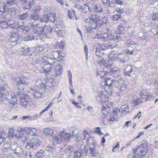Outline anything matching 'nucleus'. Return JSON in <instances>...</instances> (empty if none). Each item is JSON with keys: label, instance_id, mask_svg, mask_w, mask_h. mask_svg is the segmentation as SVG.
<instances>
[{"label": "nucleus", "instance_id": "obj_34", "mask_svg": "<svg viewBox=\"0 0 158 158\" xmlns=\"http://www.w3.org/2000/svg\"><path fill=\"white\" fill-rule=\"evenodd\" d=\"M121 17V16L120 14L114 15L113 16L111 19L113 21H116L118 20Z\"/></svg>", "mask_w": 158, "mask_h": 158}, {"label": "nucleus", "instance_id": "obj_5", "mask_svg": "<svg viewBox=\"0 0 158 158\" xmlns=\"http://www.w3.org/2000/svg\"><path fill=\"white\" fill-rule=\"evenodd\" d=\"M65 54V52L64 50H57L53 52V57L56 61H60L64 60Z\"/></svg>", "mask_w": 158, "mask_h": 158}, {"label": "nucleus", "instance_id": "obj_29", "mask_svg": "<svg viewBox=\"0 0 158 158\" xmlns=\"http://www.w3.org/2000/svg\"><path fill=\"white\" fill-rule=\"evenodd\" d=\"M106 1L107 2L108 1V4L110 6H114L116 4V0H106Z\"/></svg>", "mask_w": 158, "mask_h": 158}, {"label": "nucleus", "instance_id": "obj_52", "mask_svg": "<svg viewBox=\"0 0 158 158\" xmlns=\"http://www.w3.org/2000/svg\"><path fill=\"white\" fill-rule=\"evenodd\" d=\"M141 112H139L138 114L136 116H135L134 118V119H135L136 118H138V119H139L140 116H141Z\"/></svg>", "mask_w": 158, "mask_h": 158}, {"label": "nucleus", "instance_id": "obj_57", "mask_svg": "<svg viewBox=\"0 0 158 158\" xmlns=\"http://www.w3.org/2000/svg\"><path fill=\"white\" fill-rule=\"evenodd\" d=\"M122 3H123V2L121 0H116V4H120V5H122Z\"/></svg>", "mask_w": 158, "mask_h": 158}, {"label": "nucleus", "instance_id": "obj_27", "mask_svg": "<svg viewBox=\"0 0 158 158\" xmlns=\"http://www.w3.org/2000/svg\"><path fill=\"white\" fill-rule=\"evenodd\" d=\"M68 12V16L69 19H71L75 16V12L73 10H69Z\"/></svg>", "mask_w": 158, "mask_h": 158}, {"label": "nucleus", "instance_id": "obj_21", "mask_svg": "<svg viewBox=\"0 0 158 158\" xmlns=\"http://www.w3.org/2000/svg\"><path fill=\"white\" fill-rule=\"evenodd\" d=\"M14 130L13 127L9 129L8 132L7 134V138L9 139H11L14 138Z\"/></svg>", "mask_w": 158, "mask_h": 158}, {"label": "nucleus", "instance_id": "obj_50", "mask_svg": "<svg viewBox=\"0 0 158 158\" xmlns=\"http://www.w3.org/2000/svg\"><path fill=\"white\" fill-rule=\"evenodd\" d=\"M101 131L100 130V128L99 127H96V130L94 131L96 133L98 134V133L99 132H100Z\"/></svg>", "mask_w": 158, "mask_h": 158}, {"label": "nucleus", "instance_id": "obj_6", "mask_svg": "<svg viewBox=\"0 0 158 158\" xmlns=\"http://www.w3.org/2000/svg\"><path fill=\"white\" fill-rule=\"evenodd\" d=\"M56 19L55 14L52 13L50 14L49 15H44L43 16V22H48L50 21L51 22H54Z\"/></svg>", "mask_w": 158, "mask_h": 158}, {"label": "nucleus", "instance_id": "obj_56", "mask_svg": "<svg viewBox=\"0 0 158 158\" xmlns=\"http://www.w3.org/2000/svg\"><path fill=\"white\" fill-rule=\"evenodd\" d=\"M5 140V138L4 137L0 138V144L4 142Z\"/></svg>", "mask_w": 158, "mask_h": 158}, {"label": "nucleus", "instance_id": "obj_31", "mask_svg": "<svg viewBox=\"0 0 158 158\" xmlns=\"http://www.w3.org/2000/svg\"><path fill=\"white\" fill-rule=\"evenodd\" d=\"M94 11L97 12H99L102 10L101 6L99 5H95L94 6Z\"/></svg>", "mask_w": 158, "mask_h": 158}, {"label": "nucleus", "instance_id": "obj_2", "mask_svg": "<svg viewBox=\"0 0 158 158\" xmlns=\"http://www.w3.org/2000/svg\"><path fill=\"white\" fill-rule=\"evenodd\" d=\"M19 104L26 108L31 107L33 105L32 98L27 94L22 95L20 98Z\"/></svg>", "mask_w": 158, "mask_h": 158}, {"label": "nucleus", "instance_id": "obj_51", "mask_svg": "<svg viewBox=\"0 0 158 158\" xmlns=\"http://www.w3.org/2000/svg\"><path fill=\"white\" fill-rule=\"evenodd\" d=\"M57 2L62 6H63L64 4V2L63 0H56Z\"/></svg>", "mask_w": 158, "mask_h": 158}, {"label": "nucleus", "instance_id": "obj_38", "mask_svg": "<svg viewBox=\"0 0 158 158\" xmlns=\"http://www.w3.org/2000/svg\"><path fill=\"white\" fill-rule=\"evenodd\" d=\"M7 6H0V15H2L5 12V7Z\"/></svg>", "mask_w": 158, "mask_h": 158}, {"label": "nucleus", "instance_id": "obj_13", "mask_svg": "<svg viewBox=\"0 0 158 158\" xmlns=\"http://www.w3.org/2000/svg\"><path fill=\"white\" fill-rule=\"evenodd\" d=\"M97 37L99 39L105 40L106 37L109 39V36L107 34L102 31H98L96 35Z\"/></svg>", "mask_w": 158, "mask_h": 158}, {"label": "nucleus", "instance_id": "obj_46", "mask_svg": "<svg viewBox=\"0 0 158 158\" xmlns=\"http://www.w3.org/2000/svg\"><path fill=\"white\" fill-rule=\"evenodd\" d=\"M43 62L44 63H48V58L46 56H44L42 57Z\"/></svg>", "mask_w": 158, "mask_h": 158}, {"label": "nucleus", "instance_id": "obj_22", "mask_svg": "<svg viewBox=\"0 0 158 158\" xmlns=\"http://www.w3.org/2000/svg\"><path fill=\"white\" fill-rule=\"evenodd\" d=\"M10 104H11L13 106H15L17 104V99L15 95L12 96L10 100Z\"/></svg>", "mask_w": 158, "mask_h": 158}, {"label": "nucleus", "instance_id": "obj_4", "mask_svg": "<svg viewBox=\"0 0 158 158\" xmlns=\"http://www.w3.org/2000/svg\"><path fill=\"white\" fill-rule=\"evenodd\" d=\"M113 80L110 78H106L104 81V90L106 94L110 95L112 94L111 87L112 85Z\"/></svg>", "mask_w": 158, "mask_h": 158}, {"label": "nucleus", "instance_id": "obj_48", "mask_svg": "<svg viewBox=\"0 0 158 158\" xmlns=\"http://www.w3.org/2000/svg\"><path fill=\"white\" fill-rule=\"evenodd\" d=\"M16 24L14 23H13L12 24H10L9 26H10V27L13 28H15L17 27L16 26Z\"/></svg>", "mask_w": 158, "mask_h": 158}, {"label": "nucleus", "instance_id": "obj_7", "mask_svg": "<svg viewBox=\"0 0 158 158\" xmlns=\"http://www.w3.org/2000/svg\"><path fill=\"white\" fill-rule=\"evenodd\" d=\"M31 143L29 142L27 143L26 147L27 149L33 148L34 146H37L40 144V142L39 140L37 139H32Z\"/></svg>", "mask_w": 158, "mask_h": 158}, {"label": "nucleus", "instance_id": "obj_45", "mask_svg": "<svg viewBox=\"0 0 158 158\" xmlns=\"http://www.w3.org/2000/svg\"><path fill=\"white\" fill-rule=\"evenodd\" d=\"M27 16V15L26 14H23L19 16V19L21 20H23L26 18Z\"/></svg>", "mask_w": 158, "mask_h": 158}, {"label": "nucleus", "instance_id": "obj_60", "mask_svg": "<svg viewBox=\"0 0 158 158\" xmlns=\"http://www.w3.org/2000/svg\"><path fill=\"white\" fill-rule=\"evenodd\" d=\"M152 125V124L148 125L144 127V128L145 129H147L148 127H150Z\"/></svg>", "mask_w": 158, "mask_h": 158}, {"label": "nucleus", "instance_id": "obj_40", "mask_svg": "<svg viewBox=\"0 0 158 158\" xmlns=\"http://www.w3.org/2000/svg\"><path fill=\"white\" fill-rule=\"evenodd\" d=\"M116 117H117L114 115L113 114L110 113L109 118L108 119V121H113L114 120L115 118H116Z\"/></svg>", "mask_w": 158, "mask_h": 158}, {"label": "nucleus", "instance_id": "obj_44", "mask_svg": "<svg viewBox=\"0 0 158 158\" xmlns=\"http://www.w3.org/2000/svg\"><path fill=\"white\" fill-rule=\"evenodd\" d=\"M72 103L76 107L78 108H81V106L79 105L78 103L76 102L74 100H73L72 101Z\"/></svg>", "mask_w": 158, "mask_h": 158}, {"label": "nucleus", "instance_id": "obj_16", "mask_svg": "<svg viewBox=\"0 0 158 158\" xmlns=\"http://www.w3.org/2000/svg\"><path fill=\"white\" fill-rule=\"evenodd\" d=\"M16 82V85L19 88V86L21 84L23 85H27L28 83L26 82L24 80L21 79V78L19 77L16 78L15 79Z\"/></svg>", "mask_w": 158, "mask_h": 158}, {"label": "nucleus", "instance_id": "obj_55", "mask_svg": "<svg viewBox=\"0 0 158 158\" xmlns=\"http://www.w3.org/2000/svg\"><path fill=\"white\" fill-rule=\"evenodd\" d=\"M116 10L117 12H119V13H121L122 12V10L121 9H120V8H118V7L116 9Z\"/></svg>", "mask_w": 158, "mask_h": 158}, {"label": "nucleus", "instance_id": "obj_47", "mask_svg": "<svg viewBox=\"0 0 158 158\" xmlns=\"http://www.w3.org/2000/svg\"><path fill=\"white\" fill-rule=\"evenodd\" d=\"M119 90L121 91H123L126 88V86L125 85H121L120 86H119Z\"/></svg>", "mask_w": 158, "mask_h": 158}, {"label": "nucleus", "instance_id": "obj_18", "mask_svg": "<svg viewBox=\"0 0 158 158\" xmlns=\"http://www.w3.org/2000/svg\"><path fill=\"white\" fill-rule=\"evenodd\" d=\"M53 140L56 144L61 143L62 141V135L60 134H57L53 138Z\"/></svg>", "mask_w": 158, "mask_h": 158}, {"label": "nucleus", "instance_id": "obj_25", "mask_svg": "<svg viewBox=\"0 0 158 158\" xmlns=\"http://www.w3.org/2000/svg\"><path fill=\"white\" fill-rule=\"evenodd\" d=\"M141 102V100L135 97L132 99L131 102L133 103L134 105L136 106L138 105Z\"/></svg>", "mask_w": 158, "mask_h": 158}, {"label": "nucleus", "instance_id": "obj_43", "mask_svg": "<svg viewBox=\"0 0 158 158\" xmlns=\"http://www.w3.org/2000/svg\"><path fill=\"white\" fill-rule=\"evenodd\" d=\"M144 133L143 132H140L138 134V135L133 140L131 141V143H132L133 141H134L136 139L139 138L140 136L144 134Z\"/></svg>", "mask_w": 158, "mask_h": 158}, {"label": "nucleus", "instance_id": "obj_36", "mask_svg": "<svg viewBox=\"0 0 158 158\" xmlns=\"http://www.w3.org/2000/svg\"><path fill=\"white\" fill-rule=\"evenodd\" d=\"M109 109H107L106 108L102 107V113L104 115H106L108 114V110Z\"/></svg>", "mask_w": 158, "mask_h": 158}, {"label": "nucleus", "instance_id": "obj_61", "mask_svg": "<svg viewBox=\"0 0 158 158\" xmlns=\"http://www.w3.org/2000/svg\"><path fill=\"white\" fill-rule=\"evenodd\" d=\"M68 76L69 79L72 78V75L70 72H69Z\"/></svg>", "mask_w": 158, "mask_h": 158}, {"label": "nucleus", "instance_id": "obj_41", "mask_svg": "<svg viewBox=\"0 0 158 158\" xmlns=\"http://www.w3.org/2000/svg\"><path fill=\"white\" fill-rule=\"evenodd\" d=\"M152 20H158V13L155 14L152 17Z\"/></svg>", "mask_w": 158, "mask_h": 158}, {"label": "nucleus", "instance_id": "obj_12", "mask_svg": "<svg viewBox=\"0 0 158 158\" xmlns=\"http://www.w3.org/2000/svg\"><path fill=\"white\" fill-rule=\"evenodd\" d=\"M25 131L27 135L32 136H35L36 135L37 131L34 128H27L25 130Z\"/></svg>", "mask_w": 158, "mask_h": 158}, {"label": "nucleus", "instance_id": "obj_28", "mask_svg": "<svg viewBox=\"0 0 158 158\" xmlns=\"http://www.w3.org/2000/svg\"><path fill=\"white\" fill-rule=\"evenodd\" d=\"M21 1L23 3H28L29 8H31V6L34 4L33 0H21Z\"/></svg>", "mask_w": 158, "mask_h": 158}, {"label": "nucleus", "instance_id": "obj_32", "mask_svg": "<svg viewBox=\"0 0 158 158\" xmlns=\"http://www.w3.org/2000/svg\"><path fill=\"white\" fill-rule=\"evenodd\" d=\"M64 43L63 41H61L60 42L57 44L56 46V47L59 49H61L62 50H63V49L64 48Z\"/></svg>", "mask_w": 158, "mask_h": 158}, {"label": "nucleus", "instance_id": "obj_30", "mask_svg": "<svg viewBox=\"0 0 158 158\" xmlns=\"http://www.w3.org/2000/svg\"><path fill=\"white\" fill-rule=\"evenodd\" d=\"M6 89L5 87H1L0 88V93L3 94V97L2 98H0V101H2V100L5 98V94H4L5 93V91Z\"/></svg>", "mask_w": 158, "mask_h": 158}, {"label": "nucleus", "instance_id": "obj_10", "mask_svg": "<svg viewBox=\"0 0 158 158\" xmlns=\"http://www.w3.org/2000/svg\"><path fill=\"white\" fill-rule=\"evenodd\" d=\"M108 97H106V99L105 100L103 98L102 99V107L106 108L107 109H110L112 106V103L108 101L107 99Z\"/></svg>", "mask_w": 158, "mask_h": 158}, {"label": "nucleus", "instance_id": "obj_1", "mask_svg": "<svg viewBox=\"0 0 158 158\" xmlns=\"http://www.w3.org/2000/svg\"><path fill=\"white\" fill-rule=\"evenodd\" d=\"M89 18L90 20L89 26L91 29H95L97 27H100L103 24L106 23L107 21L106 17L102 18L96 14L91 15Z\"/></svg>", "mask_w": 158, "mask_h": 158}, {"label": "nucleus", "instance_id": "obj_23", "mask_svg": "<svg viewBox=\"0 0 158 158\" xmlns=\"http://www.w3.org/2000/svg\"><path fill=\"white\" fill-rule=\"evenodd\" d=\"M62 68L60 65H57L56 68V75H60L62 73Z\"/></svg>", "mask_w": 158, "mask_h": 158}, {"label": "nucleus", "instance_id": "obj_37", "mask_svg": "<svg viewBox=\"0 0 158 158\" xmlns=\"http://www.w3.org/2000/svg\"><path fill=\"white\" fill-rule=\"evenodd\" d=\"M119 111V110L117 108H115L113 109L112 112L111 114H113L114 115L117 117L118 113Z\"/></svg>", "mask_w": 158, "mask_h": 158}, {"label": "nucleus", "instance_id": "obj_20", "mask_svg": "<svg viewBox=\"0 0 158 158\" xmlns=\"http://www.w3.org/2000/svg\"><path fill=\"white\" fill-rule=\"evenodd\" d=\"M30 90H31L32 91L34 92V93H33L32 94H33V95L34 97V98H39L41 97V94L38 91H36V90L34 89L33 88H30Z\"/></svg>", "mask_w": 158, "mask_h": 158}, {"label": "nucleus", "instance_id": "obj_11", "mask_svg": "<svg viewBox=\"0 0 158 158\" xmlns=\"http://www.w3.org/2000/svg\"><path fill=\"white\" fill-rule=\"evenodd\" d=\"M140 94L141 98L143 99H146V101L150 100L152 98L151 94L147 93L144 90L142 91Z\"/></svg>", "mask_w": 158, "mask_h": 158}, {"label": "nucleus", "instance_id": "obj_24", "mask_svg": "<svg viewBox=\"0 0 158 158\" xmlns=\"http://www.w3.org/2000/svg\"><path fill=\"white\" fill-rule=\"evenodd\" d=\"M100 75L102 78H104L105 79L108 76L109 73L106 71H101L100 72V74L99 73H98L97 74V75Z\"/></svg>", "mask_w": 158, "mask_h": 158}, {"label": "nucleus", "instance_id": "obj_17", "mask_svg": "<svg viewBox=\"0 0 158 158\" xmlns=\"http://www.w3.org/2000/svg\"><path fill=\"white\" fill-rule=\"evenodd\" d=\"M124 32V27L121 24H120L118 27L117 29L115 31V33L116 34L122 35L123 33Z\"/></svg>", "mask_w": 158, "mask_h": 158}, {"label": "nucleus", "instance_id": "obj_14", "mask_svg": "<svg viewBox=\"0 0 158 158\" xmlns=\"http://www.w3.org/2000/svg\"><path fill=\"white\" fill-rule=\"evenodd\" d=\"M52 64L49 63L45 64L43 67V72L46 74L50 73L52 69Z\"/></svg>", "mask_w": 158, "mask_h": 158}, {"label": "nucleus", "instance_id": "obj_8", "mask_svg": "<svg viewBox=\"0 0 158 158\" xmlns=\"http://www.w3.org/2000/svg\"><path fill=\"white\" fill-rule=\"evenodd\" d=\"M10 23L7 22L6 18L0 17V27L3 29L7 28L9 26Z\"/></svg>", "mask_w": 158, "mask_h": 158}, {"label": "nucleus", "instance_id": "obj_53", "mask_svg": "<svg viewBox=\"0 0 158 158\" xmlns=\"http://www.w3.org/2000/svg\"><path fill=\"white\" fill-rule=\"evenodd\" d=\"M84 49L86 54L87 55L88 54V47L87 45H85L84 46Z\"/></svg>", "mask_w": 158, "mask_h": 158}, {"label": "nucleus", "instance_id": "obj_39", "mask_svg": "<svg viewBox=\"0 0 158 158\" xmlns=\"http://www.w3.org/2000/svg\"><path fill=\"white\" fill-rule=\"evenodd\" d=\"M90 152L92 156H95L98 153L97 151L94 148H91L90 149Z\"/></svg>", "mask_w": 158, "mask_h": 158}, {"label": "nucleus", "instance_id": "obj_15", "mask_svg": "<svg viewBox=\"0 0 158 158\" xmlns=\"http://www.w3.org/2000/svg\"><path fill=\"white\" fill-rule=\"evenodd\" d=\"M60 134L62 135V137L64 138V140L67 141L70 140L73 135L69 133H66L64 131H60Z\"/></svg>", "mask_w": 158, "mask_h": 158}, {"label": "nucleus", "instance_id": "obj_35", "mask_svg": "<svg viewBox=\"0 0 158 158\" xmlns=\"http://www.w3.org/2000/svg\"><path fill=\"white\" fill-rule=\"evenodd\" d=\"M53 104V102H51L48 106L46 108L42 110V112L40 113V114H41L42 113L45 112V111L48 110L52 106Z\"/></svg>", "mask_w": 158, "mask_h": 158}, {"label": "nucleus", "instance_id": "obj_58", "mask_svg": "<svg viewBox=\"0 0 158 158\" xmlns=\"http://www.w3.org/2000/svg\"><path fill=\"white\" fill-rule=\"evenodd\" d=\"M105 142H106V140L104 138V137H102V139L101 143L103 144L104 143H105Z\"/></svg>", "mask_w": 158, "mask_h": 158}, {"label": "nucleus", "instance_id": "obj_3", "mask_svg": "<svg viewBox=\"0 0 158 158\" xmlns=\"http://www.w3.org/2000/svg\"><path fill=\"white\" fill-rule=\"evenodd\" d=\"M147 147V144L146 143H144L141 144L136 148H133L132 151L134 155L132 156V157L135 155L138 158H139V157L141 158L142 157L146 154Z\"/></svg>", "mask_w": 158, "mask_h": 158}, {"label": "nucleus", "instance_id": "obj_64", "mask_svg": "<svg viewBox=\"0 0 158 158\" xmlns=\"http://www.w3.org/2000/svg\"><path fill=\"white\" fill-rule=\"evenodd\" d=\"M3 135V132L0 131V138L3 137H2Z\"/></svg>", "mask_w": 158, "mask_h": 158}, {"label": "nucleus", "instance_id": "obj_54", "mask_svg": "<svg viewBox=\"0 0 158 158\" xmlns=\"http://www.w3.org/2000/svg\"><path fill=\"white\" fill-rule=\"evenodd\" d=\"M69 83L70 85V86L72 87L73 84H72V78L69 79Z\"/></svg>", "mask_w": 158, "mask_h": 158}, {"label": "nucleus", "instance_id": "obj_59", "mask_svg": "<svg viewBox=\"0 0 158 158\" xmlns=\"http://www.w3.org/2000/svg\"><path fill=\"white\" fill-rule=\"evenodd\" d=\"M30 118V117L29 116H23L22 117V119L23 120H24L28 118Z\"/></svg>", "mask_w": 158, "mask_h": 158}, {"label": "nucleus", "instance_id": "obj_42", "mask_svg": "<svg viewBox=\"0 0 158 158\" xmlns=\"http://www.w3.org/2000/svg\"><path fill=\"white\" fill-rule=\"evenodd\" d=\"M56 33L59 37H62L63 36V32L61 30L56 31Z\"/></svg>", "mask_w": 158, "mask_h": 158}, {"label": "nucleus", "instance_id": "obj_63", "mask_svg": "<svg viewBox=\"0 0 158 158\" xmlns=\"http://www.w3.org/2000/svg\"><path fill=\"white\" fill-rule=\"evenodd\" d=\"M155 29V31L156 32V34H158V25L157 27H156Z\"/></svg>", "mask_w": 158, "mask_h": 158}, {"label": "nucleus", "instance_id": "obj_9", "mask_svg": "<svg viewBox=\"0 0 158 158\" xmlns=\"http://www.w3.org/2000/svg\"><path fill=\"white\" fill-rule=\"evenodd\" d=\"M32 14L30 16L31 20H37L39 19V10L38 9H35L32 10Z\"/></svg>", "mask_w": 158, "mask_h": 158}, {"label": "nucleus", "instance_id": "obj_19", "mask_svg": "<svg viewBox=\"0 0 158 158\" xmlns=\"http://www.w3.org/2000/svg\"><path fill=\"white\" fill-rule=\"evenodd\" d=\"M16 10V8L15 7H12L8 8L7 11L10 15L14 16L15 15Z\"/></svg>", "mask_w": 158, "mask_h": 158}, {"label": "nucleus", "instance_id": "obj_33", "mask_svg": "<svg viewBox=\"0 0 158 158\" xmlns=\"http://www.w3.org/2000/svg\"><path fill=\"white\" fill-rule=\"evenodd\" d=\"M16 3L15 0H6V5H8L9 6H11Z\"/></svg>", "mask_w": 158, "mask_h": 158}, {"label": "nucleus", "instance_id": "obj_62", "mask_svg": "<svg viewBox=\"0 0 158 158\" xmlns=\"http://www.w3.org/2000/svg\"><path fill=\"white\" fill-rule=\"evenodd\" d=\"M70 92L71 93V94H72L73 95H74V94L75 93V92L74 91V89H70Z\"/></svg>", "mask_w": 158, "mask_h": 158}, {"label": "nucleus", "instance_id": "obj_26", "mask_svg": "<svg viewBox=\"0 0 158 158\" xmlns=\"http://www.w3.org/2000/svg\"><path fill=\"white\" fill-rule=\"evenodd\" d=\"M53 132L52 129L46 128L44 130V133L46 135H51L53 134Z\"/></svg>", "mask_w": 158, "mask_h": 158}, {"label": "nucleus", "instance_id": "obj_49", "mask_svg": "<svg viewBox=\"0 0 158 158\" xmlns=\"http://www.w3.org/2000/svg\"><path fill=\"white\" fill-rule=\"evenodd\" d=\"M119 143L118 142L116 144V145L115 146L114 148L113 149V152H115L116 151L115 149L117 148L118 149L119 148Z\"/></svg>", "mask_w": 158, "mask_h": 158}]
</instances>
